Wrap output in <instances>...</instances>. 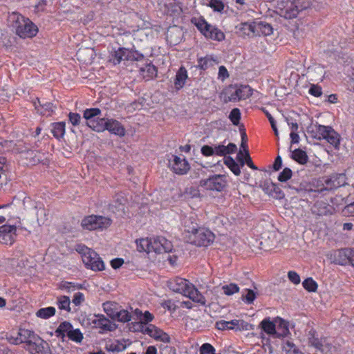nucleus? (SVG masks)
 Segmentation results:
<instances>
[{
	"label": "nucleus",
	"mask_w": 354,
	"mask_h": 354,
	"mask_svg": "<svg viewBox=\"0 0 354 354\" xmlns=\"http://www.w3.org/2000/svg\"><path fill=\"white\" fill-rule=\"evenodd\" d=\"M51 132L53 136L59 140L63 138L65 134L66 123L64 122H53L51 124Z\"/></svg>",
	"instance_id": "nucleus-33"
},
{
	"label": "nucleus",
	"mask_w": 354,
	"mask_h": 354,
	"mask_svg": "<svg viewBox=\"0 0 354 354\" xmlns=\"http://www.w3.org/2000/svg\"><path fill=\"white\" fill-rule=\"evenodd\" d=\"M16 34L21 38H32L38 32L37 26L28 18L17 15L15 20Z\"/></svg>",
	"instance_id": "nucleus-3"
},
{
	"label": "nucleus",
	"mask_w": 354,
	"mask_h": 354,
	"mask_svg": "<svg viewBox=\"0 0 354 354\" xmlns=\"http://www.w3.org/2000/svg\"><path fill=\"white\" fill-rule=\"evenodd\" d=\"M125 202L126 200L123 196L116 194L113 198L112 203L109 205V209L113 212H115V211L124 212Z\"/></svg>",
	"instance_id": "nucleus-31"
},
{
	"label": "nucleus",
	"mask_w": 354,
	"mask_h": 354,
	"mask_svg": "<svg viewBox=\"0 0 354 354\" xmlns=\"http://www.w3.org/2000/svg\"><path fill=\"white\" fill-rule=\"evenodd\" d=\"M218 62L217 57L213 55H207L205 57H198L196 67L203 71H205L208 68L218 64Z\"/></svg>",
	"instance_id": "nucleus-18"
},
{
	"label": "nucleus",
	"mask_w": 354,
	"mask_h": 354,
	"mask_svg": "<svg viewBox=\"0 0 354 354\" xmlns=\"http://www.w3.org/2000/svg\"><path fill=\"white\" fill-rule=\"evenodd\" d=\"M137 250L140 252H151V238L140 239L136 241Z\"/></svg>",
	"instance_id": "nucleus-38"
},
{
	"label": "nucleus",
	"mask_w": 354,
	"mask_h": 354,
	"mask_svg": "<svg viewBox=\"0 0 354 354\" xmlns=\"http://www.w3.org/2000/svg\"><path fill=\"white\" fill-rule=\"evenodd\" d=\"M224 164L233 172L236 176L241 174L240 167L232 157L228 156L224 158Z\"/></svg>",
	"instance_id": "nucleus-40"
},
{
	"label": "nucleus",
	"mask_w": 354,
	"mask_h": 354,
	"mask_svg": "<svg viewBox=\"0 0 354 354\" xmlns=\"http://www.w3.org/2000/svg\"><path fill=\"white\" fill-rule=\"evenodd\" d=\"M185 296L189 297L194 302L198 303L202 306H206L205 297L192 283L189 286V288Z\"/></svg>",
	"instance_id": "nucleus-23"
},
{
	"label": "nucleus",
	"mask_w": 354,
	"mask_h": 354,
	"mask_svg": "<svg viewBox=\"0 0 354 354\" xmlns=\"http://www.w3.org/2000/svg\"><path fill=\"white\" fill-rule=\"evenodd\" d=\"M283 349L287 354H304L297 348L293 342L288 340L283 344Z\"/></svg>",
	"instance_id": "nucleus-48"
},
{
	"label": "nucleus",
	"mask_w": 354,
	"mask_h": 354,
	"mask_svg": "<svg viewBox=\"0 0 354 354\" xmlns=\"http://www.w3.org/2000/svg\"><path fill=\"white\" fill-rule=\"evenodd\" d=\"M191 21L205 38L218 41L225 39L224 33L216 26L209 24L203 17L192 18Z\"/></svg>",
	"instance_id": "nucleus-1"
},
{
	"label": "nucleus",
	"mask_w": 354,
	"mask_h": 354,
	"mask_svg": "<svg viewBox=\"0 0 354 354\" xmlns=\"http://www.w3.org/2000/svg\"><path fill=\"white\" fill-rule=\"evenodd\" d=\"M72 328L73 326L70 322L64 321L57 328L55 334L57 337L61 338L64 341L66 334L68 335V333L71 332Z\"/></svg>",
	"instance_id": "nucleus-35"
},
{
	"label": "nucleus",
	"mask_w": 354,
	"mask_h": 354,
	"mask_svg": "<svg viewBox=\"0 0 354 354\" xmlns=\"http://www.w3.org/2000/svg\"><path fill=\"white\" fill-rule=\"evenodd\" d=\"M348 248H344L335 250L331 254L332 261L337 265L348 266Z\"/></svg>",
	"instance_id": "nucleus-20"
},
{
	"label": "nucleus",
	"mask_w": 354,
	"mask_h": 354,
	"mask_svg": "<svg viewBox=\"0 0 354 354\" xmlns=\"http://www.w3.org/2000/svg\"><path fill=\"white\" fill-rule=\"evenodd\" d=\"M59 288L66 290L67 292H71L76 290H82L84 287L81 283L63 281L59 284Z\"/></svg>",
	"instance_id": "nucleus-39"
},
{
	"label": "nucleus",
	"mask_w": 354,
	"mask_h": 354,
	"mask_svg": "<svg viewBox=\"0 0 354 354\" xmlns=\"http://www.w3.org/2000/svg\"><path fill=\"white\" fill-rule=\"evenodd\" d=\"M255 30L257 36H269L273 32V28L270 24L266 21H255Z\"/></svg>",
	"instance_id": "nucleus-27"
},
{
	"label": "nucleus",
	"mask_w": 354,
	"mask_h": 354,
	"mask_svg": "<svg viewBox=\"0 0 354 354\" xmlns=\"http://www.w3.org/2000/svg\"><path fill=\"white\" fill-rule=\"evenodd\" d=\"M103 308L106 315L111 319H113L115 315L118 311L117 304L113 302H105L103 304Z\"/></svg>",
	"instance_id": "nucleus-44"
},
{
	"label": "nucleus",
	"mask_w": 354,
	"mask_h": 354,
	"mask_svg": "<svg viewBox=\"0 0 354 354\" xmlns=\"http://www.w3.org/2000/svg\"><path fill=\"white\" fill-rule=\"evenodd\" d=\"M215 235L212 231L201 227L195 233L189 235L187 243L197 247H207L213 243Z\"/></svg>",
	"instance_id": "nucleus-5"
},
{
	"label": "nucleus",
	"mask_w": 354,
	"mask_h": 354,
	"mask_svg": "<svg viewBox=\"0 0 354 354\" xmlns=\"http://www.w3.org/2000/svg\"><path fill=\"white\" fill-rule=\"evenodd\" d=\"M214 12L222 13L225 8L223 0H210L207 4Z\"/></svg>",
	"instance_id": "nucleus-49"
},
{
	"label": "nucleus",
	"mask_w": 354,
	"mask_h": 354,
	"mask_svg": "<svg viewBox=\"0 0 354 354\" xmlns=\"http://www.w3.org/2000/svg\"><path fill=\"white\" fill-rule=\"evenodd\" d=\"M234 330H249L252 329V325L243 319H234Z\"/></svg>",
	"instance_id": "nucleus-53"
},
{
	"label": "nucleus",
	"mask_w": 354,
	"mask_h": 354,
	"mask_svg": "<svg viewBox=\"0 0 354 354\" xmlns=\"http://www.w3.org/2000/svg\"><path fill=\"white\" fill-rule=\"evenodd\" d=\"M292 176V170L288 167H286L281 172L279 173L278 176V180L282 183L286 182L291 178Z\"/></svg>",
	"instance_id": "nucleus-57"
},
{
	"label": "nucleus",
	"mask_w": 354,
	"mask_h": 354,
	"mask_svg": "<svg viewBox=\"0 0 354 354\" xmlns=\"http://www.w3.org/2000/svg\"><path fill=\"white\" fill-rule=\"evenodd\" d=\"M216 328L218 330H234V319L231 321L221 320L216 322Z\"/></svg>",
	"instance_id": "nucleus-51"
},
{
	"label": "nucleus",
	"mask_w": 354,
	"mask_h": 354,
	"mask_svg": "<svg viewBox=\"0 0 354 354\" xmlns=\"http://www.w3.org/2000/svg\"><path fill=\"white\" fill-rule=\"evenodd\" d=\"M68 337L75 342H81L83 339V334L80 329H73L70 333H68Z\"/></svg>",
	"instance_id": "nucleus-55"
},
{
	"label": "nucleus",
	"mask_w": 354,
	"mask_h": 354,
	"mask_svg": "<svg viewBox=\"0 0 354 354\" xmlns=\"http://www.w3.org/2000/svg\"><path fill=\"white\" fill-rule=\"evenodd\" d=\"M313 211L319 216H327L333 214L335 208L325 201H318L314 204Z\"/></svg>",
	"instance_id": "nucleus-19"
},
{
	"label": "nucleus",
	"mask_w": 354,
	"mask_h": 354,
	"mask_svg": "<svg viewBox=\"0 0 354 354\" xmlns=\"http://www.w3.org/2000/svg\"><path fill=\"white\" fill-rule=\"evenodd\" d=\"M200 354H213L215 352L214 347L209 343H204L199 348Z\"/></svg>",
	"instance_id": "nucleus-60"
},
{
	"label": "nucleus",
	"mask_w": 354,
	"mask_h": 354,
	"mask_svg": "<svg viewBox=\"0 0 354 354\" xmlns=\"http://www.w3.org/2000/svg\"><path fill=\"white\" fill-rule=\"evenodd\" d=\"M25 348L31 354H52L49 344L39 336Z\"/></svg>",
	"instance_id": "nucleus-11"
},
{
	"label": "nucleus",
	"mask_w": 354,
	"mask_h": 354,
	"mask_svg": "<svg viewBox=\"0 0 354 354\" xmlns=\"http://www.w3.org/2000/svg\"><path fill=\"white\" fill-rule=\"evenodd\" d=\"M106 130L110 133L114 134L119 137H123L125 136L126 130L124 127L118 120L113 118L106 119Z\"/></svg>",
	"instance_id": "nucleus-16"
},
{
	"label": "nucleus",
	"mask_w": 354,
	"mask_h": 354,
	"mask_svg": "<svg viewBox=\"0 0 354 354\" xmlns=\"http://www.w3.org/2000/svg\"><path fill=\"white\" fill-rule=\"evenodd\" d=\"M82 254V261L86 268L93 271H102L105 268L104 261L101 257L93 250L87 247H84L80 252Z\"/></svg>",
	"instance_id": "nucleus-7"
},
{
	"label": "nucleus",
	"mask_w": 354,
	"mask_h": 354,
	"mask_svg": "<svg viewBox=\"0 0 354 354\" xmlns=\"http://www.w3.org/2000/svg\"><path fill=\"white\" fill-rule=\"evenodd\" d=\"M145 56L142 53L136 50L133 46L132 48H128V53L125 57L126 61H141L144 59Z\"/></svg>",
	"instance_id": "nucleus-41"
},
{
	"label": "nucleus",
	"mask_w": 354,
	"mask_h": 354,
	"mask_svg": "<svg viewBox=\"0 0 354 354\" xmlns=\"http://www.w3.org/2000/svg\"><path fill=\"white\" fill-rule=\"evenodd\" d=\"M228 183L225 175L212 174L207 178L201 179L199 186L207 191L223 192L227 187Z\"/></svg>",
	"instance_id": "nucleus-2"
},
{
	"label": "nucleus",
	"mask_w": 354,
	"mask_h": 354,
	"mask_svg": "<svg viewBox=\"0 0 354 354\" xmlns=\"http://www.w3.org/2000/svg\"><path fill=\"white\" fill-rule=\"evenodd\" d=\"M311 0H288L286 6L280 9V15L287 19L297 17L300 11L308 8Z\"/></svg>",
	"instance_id": "nucleus-4"
},
{
	"label": "nucleus",
	"mask_w": 354,
	"mask_h": 354,
	"mask_svg": "<svg viewBox=\"0 0 354 354\" xmlns=\"http://www.w3.org/2000/svg\"><path fill=\"white\" fill-rule=\"evenodd\" d=\"M17 334L19 336V339L21 340V343L26 344L25 347H28L29 344L35 341L36 337L39 336L34 331L24 328H19Z\"/></svg>",
	"instance_id": "nucleus-26"
},
{
	"label": "nucleus",
	"mask_w": 354,
	"mask_h": 354,
	"mask_svg": "<svg viewBox=\"0 0 354 354\" xmlns=\"http://www.w3.org/2000/svg\"><path fill=\"white\" fill-rule=\"evenodd\" d=\"M308 339L310 343L316 348L321 349L323 346L322 340L317 337V333L314 329H311L308 333Z\"/></svg>",
	"instance_id": "nucleus-45"
},
{
	"label": "nucleus",
	"mask_w": 354,
	"mask_h": 354,
	"mask_svg": "<svg viewBox=\"0 0 354 354\" xmlns=\"http://www.w3.org/2000/svg\"><path fill=\"white\" fill-rule=\"evenodd\" d=\"M101 110L98 108H90L84 111L83 117L87 120L90 121L93 118L100 115Z\"/></svg>",
	"instance_id": "nucleus-50"
},
{
	"label": "nucleus",
	"mask_w": 354,
	"mask_h": 354,
	"mask_svg": "<svg viewBox=\"0 0 354 354\" xmlns=\"http://www.w3.org/2000/svg\"><path fill=\"white\" fill-rule=\"evenodd\" d=\"M191 284L192 283H189L188 280L180 277H176L168 281V287L171 290L177 293H180L184 296Z\"/></svg>",
	"instance_id": "nucleus-14"
},
{
	"label": "nucleus",
	"mask_w": 354,
	"mask_h": 354,
	"mask_svg": "<svg viewBox=\"0 0 354 354\" xmlns=\"http://www.w3.org/2000/svg\"><path fill=\"white\" fill-rule=\"evenodd\" d=\"M245 291L246 293L242 294V300L248 304H252L257 297L256 292L251 289H245Z\"/></svg>",
	"instance_id": "nucleus-52"
},
{
	"label": "nucleus",
	"mask_w": 354,
	"mask_h": 354,
	"mask_svg": "<svg viewBox=\"0 0 354 354\" xmlns=\"http://www.w3.org/2000/svg\"><path fill=\"white\" fill-rule=\"evenodd\" d=\"M57 304L60 310H65L67 312H71V300L68 296H60L57 298Z\"/></svg>",
	"instance_id": "nucleus-46"
},
{
	"label": "nucleus",
	"mask_w": 354,
	"mask_h": 354,
	"mask_svg": "<svg viewBox=\"0 0 354 354\" xmlns=\"http://www.w3.org/2000/svg\"><path fill=\"white\" fill-rule=\"evenodd\" d=\"M187 78V71L185 66H181L176 72L174 82L176 91H179L183 88Z\"/></svg>",
	"instance_id": "nucleus-25"
},
{
	"label": "nucleus",
	"mask_w": 354,
	"mask_h": 354,
	"mask_svg": "<svg viewBox=\"0 0 354 354\" xmlns=\"http://www.w3.org/2000/svg\"><path fill=\"white\" fill-rule=\"evenodd\" d=\"M15 225H3L0 227V243L5 245H12L17 236Z\"/></svg>",
	"instance_id": "nucleus-13"
},
{
	"label": "nucleus",
	"mask_w": 354,
	"mask_h": 354,
	"mask_svg": "<svg viewBox=\"0 0 354 354\" xmlns=\"http://www.w3.org/2000/svg\"><path fill=\"white\" fill-rule=\"evenodd\" d=\"M245 158H243L241 151H240L237 154V160L240 162L241 167H243L245 164L253 170H257L258 168L253 163L251 157L250 156L249 151H246L245 153Z\"/></svg>",
	"instance_id": "nucleus-37"
},
{
	"label": "nucleus",
	"mask_w": 354,
	"mask_h": 354,
	"mask_svg": "<svg viewBox=\"0 0 354 354\" xmlns=\"http://www.w3.org/2000/svg\"><path fill=\"white\" fill-rule=\"evenodd\" d=\"M274 186H275V183L272 182L270 179L265 180L260 185L262 189L268 195L272 194V189Z\"/></svg>",
	"instance_id": "nucleus-58"
},
{
	"label": "nucleus",
	"mask_w": 354,
	"mask_h": 354,
	"mask_svg": "<svg viewBox=\"0 0 354 354\" xmlns=\"http://www.w3.org/2000/svg\"><path fill=\"white\" fill-rule=\"evenodd\" d=\"M111 223L112 220L108 217L91 214L82 220L81 226L84 230L92 231L106 229Z\"/></svg>",
	"instance_id": "nucleus-6"
},
{
	"label": "nucleus",
	"mask_w": 354,
	"mask_h": 354,
	"mask_svg": "<svg viewBox=\"0 0 354 354\" xmlns=\"http://www.w3.org/2000/svg\"><path fill=\"white\" fill-rule=\"evenodd\" d=\"M241 111L238 108H234L230 113L229 119L234 125H239L241 120Z\"/></svg>",
	"instance_id": "nucleus-54"
},
{
	"label": "nucleus",
	"mask_w": 354,
	"mask_h": 354,
	"mask_svg": "<svg viewBox=\"0 0 354 354\" xmlns=\"http://www.w3.org/2000/svg\"><path fill=\"white\" fill-rule=\"evenodd\" d=\"M275 323L277 324V328L279 330L281 329H285V331L288 332L289 328V322L282 319L280 317H277L274 318Z\"/></svg>",
	"instance_id": "nucleus-59"
},
{
	"label": "nucleus",
	"mask_w": 354,
	"mask_h": 354,
	"mask_svg": "<svg viewBox=\"0 0 354 354\" xmlns=\"http://www.w3.org/2000/svg\"><path fill=\"white\" fill-rule=\"evenodd\" d=\"M131 315L128 310L124 309H120L118 310L113 320H116L122 323H127L131 321Z\"/></svg>",
	"instance_id": "nucleus-42"
},
{
	"label": "nucleus",
	"mask_w": 354,
	"mask_h": 354,
	"mask_svg": "<svg viewBox=\"0 0 354 354\" xmlns=\"http://www.w3.org/2000/svg\"><path fill=\"white\" fill-rule=\"evenodd\" d=\"M128 53V48L119 47L118 49L113 48L109 56V62L114 65L119 64L122 60H125V57Z\"/></svg>",
	"instance_id": "nucleus-24"
},
{
	"label": "nucleus",
	"mask_w": 354,
	"mask_h": 354,
	"mask_svg": "<svg viewBox=\"0 0 354 354\" xmlns=\"http://www.w3.org/2000/svg\"><path fill=\"white\" fill-rule=\"evenodd\" d=\"M68 120L73 126H77L81 121V116L77 113L70 112L68 114Z\"/></svg>",
	"instance_id": "nucleus-63"
},
{
	"label": "nucleus",
	"mask_w": 354,
	"mask_h": 354,
	"mask_svg": "<svg viewBox=\"0 0 354 354\" xmlns=\"http://www.w3.org/2000/svg\"><path fill=\"white\" fill-rule=\"evenodd\" d=\"M27 153L30 156V158L31 159L30 162L33 165L38 163L45 165L48 162L45 153L41 152L40 151L28 150Z\"/></svg>",
	"instance_id": "nucleus-30"
},
{
	"label": "nucleus",
	"mask_w": 354,
	"mask_h": 354,
	"mask_svg": "<svg viewBox=\"0 0 354 354\" xmlns=\"http://www.w3.org/2000/svg\"><path fill=\"white\" fill-rule=\"evenodd\" d=\"M347 177L344 173H333L322 178V190H333L347 185Z\"/></svg>",
	"instance_id": "nucleus-10"
},
{
	"label": "nucleus",
	"mask_w": 354,
	"mask_h": 354,
	"mask_svg": "<svg viewBox=\"0 0 354 354\" xmlns=\"http://www.w3.org/2000/svg\"><path fill=\"white\" fill-rule=\"evenodd\" d=\"M291 158L301 165L306 164L308 160L306 152L299 148L295 149L292 152Z\"/></svg>",
	"instance_id": "nucleus-36"
},
{
	"label": "nucleus",
	"mask_w": 354,
	"mask_h": 354,
	"mask_svg": "<svg viewBox=\"0 0 354 354\" xmlns=\"http://www.w3.org/2000/svg\"><path fill=\"white\" fill-rule=\"evenodd\" d=\"M172 156V163L170 162V164L173 171L178 175L186 174L190 169V166L187 160L185 158H181L177 156Z\"/></svg>",
	"instance_id": "nucleus-15"
},
{
	"label": "nucleus",
	"mask_w": 354,
	"mask_h": 354,
	"mask_svg": "<svg viewBox=\"0 0 354 354\" xmlns=\"http://www.w3.org/2000/svg\"><path fill=\"white\" fill-rule=\"evenodd\" d=\"M308 92L310 95L315 97H320L322 95V87L317 84H312Z\"/></svg>",
	"instance_id": "nucleus-64"
},
{
	"label": "nucleus",
	"mask_w": 354,
	"mask_h": 354,
	"mask_svg": "<svg viewBox=\"0 0 354 354\" xmlns=\"http://www.w3.org/2000/svg\"><path fill=\"white\" fill-rule=\"evenodd\" d=\"M126 348V345L118 342L117 344H111L109 346H106V349L108 351H112L113 353H118L123 351Z\"/></svg>",
	"instance_id": "nucleus-62"
},
{
	"label": "nucleus",
	"mask_w": 354,
	"mask_h": 354,
	"mask_svg": "<svg viewBox=\"0 0 354 354\" xmlns=\"http://www.w3.org/2000/svg\"><path fill=\"white\" fill-rule=\"evenodd\" d=\"M172 248L171 242L163 236L151 239V252H154L157 254L170 252L172 250Z\"/></svg>",
	"instance_id": "nucleus-12"
},
{
	"label": "nucleus",
	"mask_w": 354,
	"mask_h": 354,
	"mask_svg": "<svg viewBox=\"0 0 354 354\" xmlns=\"http://www.w3.org/2000/svg\"><path fill=\"white\" fill-rule=\"evenodd\" d=\"M252 95V91L248 86H241L236 89L234 93L232 94V98L234 100H245Z\"/></svg>",
	"instance_id": "nucleus-29"
},
{
	"label": "nucleus",
	"mask_w": 354,
	"mask_h": 354,
	"mask_svg": "<svg viewBox=\"0 0 354 354\" xmlns=\"http://www.w3.org/2000/svg\"><path fill=\"white\" fill-rule=\"evenodd\" d=\"M56 310L53 306L40 308L36 313V315L38 317L42 319H48L55 314Z\"/></svg>",
	"instance_id": "nucleus-43"
},
{
	"label": "nucleus",
	"mask_w": 354,
	"mask_h": 354,
	"mask_svg": "<svg viewBox=\"0 0 354 354\" xmlns=\"http://www.w3.org/2000/svg\"><path fill=\"white\" fill-rule=\"evenodd\" d=\"M86 320L88 324H93L92 328H100L102 330L100 331V333H104L107 331L112 332L118 328L115 324L111 322L103 315H90L87 317Z\"/></svg>",
	"instance_id": "nucleus-9"
},
{
	"label": "nucleus",
	"mask_w": 354,
	"mask_h": 354,
	"mask_svg": "<svg viewBox=\"0 0 354 354\" xmlns=\"http://www.w3.org/2000/svg\"><path fill=\"white\" fill-rule=\"evenodd\" d=\"M6 339L8 340L9 343L14 345H18L21 344V340L19 339V336L18 335L17 332L16 333L15 335H13L12 333H6Z\"/></svg>",
	"instance_id": "nucleus-61"
},
{
	"label": "nucleus",
	"mask_w": 354,
	"mask_h": 354,
	"mask_svg": "<svg viewBox=\"0 0 354 354\" xmlns=\"http://www.w3.org/2000/svg\"><path fill=\"white\" fill-rule=\"evenodd\" d=\"M183 236L185 241L186 242L189 235L195 233V232L201 227L196 222V219L194 217H185L183 222Z\"/></svg>",
	"instance_id": "nucleus-17"
},
{
	"label": "nucleus",
	"mask_w": 354,
	"mask_h": 354,
	"mask_svg": "<svg viewBox=\"0 0 354 354\" xmlns=\"http://www.w3.org/2000/svg\"><path fill=\"white\" fill-rule=\"evenodd\" d=\"M140 73H146L143 77L147 80H152L157 77L158 68L151 62L145 64V67L140 69Z\"/></svg>",
	"instance_id": "nucleus-32"
},
{
	"label": "nucleus",
	"mask_w": 354,
	"mask_h": 354,
	"mask_svg": "<svg viewBox=\"0 0 354 354\" xmlns=\"http://www.w3.org/2000/svg\"><path fill=\"white\" fill-rule=\"evenodd\" d=\"M36 100L41 106L39 113L42 115L50 116L56 109V105L50 102H41L39 98L36 97Z\"/></svg>",
	"instance_id": "nucleus-34"
},
{
	"label": "nucleus",
	"mask_w": 354,
	"mask_h": 354,
	"mask_svg": "<svg viewBox=\"0 0 354 354\" xmlns=\"http://www.w3.org/2000/svg\"><path fill=\"white\" fill-rule=\"evenodd\" d=\"M224 293L226 295H232L239 291V288L236 283H231L222 287Z\"/></svg>",
	"instance_id": "nucleus-56"
},
{
	"label": "nucleus",
	"mask_w": 354,
	"mask_h": 354,
	"mask_svg": "<svg viewBox=\"0 0 354 354\" xmlns=\"http://www.w3.org/2000/svg\"><path fill=\"white\" fill-rule=\"evenodd\" d=\"M317 133L318 140H325L335 149H339L341 136L332 127L317 124Z\"/></svg>",
	"instance_id": "nucleus-8"
},
{
	"label": "nucleus",
	"mask_w": 354,
	"mask_h": 354,
	"mask_svg": "<svg viewBox=\"0 0 354 354\" xmlns=\"http://www.w3.org/2000/svg\"><path fill=\"white\" fill-rule=\"evenodd\" d=\"M106 119L107 118H97V119L86 121V124L96 132H103L106 130Z\"/></svg>",
	"instance_id": "nucleus-28"
},
{
	"label": "nucleus",
	"mask_w": 354,
	"mask_h": 354,
	"mask_svg": "<svg viewBox=\"0 0 354 354\" xmlns=\"http://www.w3.org/2000/svg\"><path fill=\"white\" fill-rule=\"evenodd\" d=\"M236 30L241 36L256 37L255 21L241 23L236 26Z\"/></svg>",
	"instance_id": "nucleus-21"
},
{
	"label": "nucleus",
	"mask_w": 354,
	"mask_h": 354,
	"mask_svg": "<svg viewBox=\"0 0 354 354\" xmlns=\"http://www.w3.org/2000/svg\"><path fill=\"white\" fill-rule=\"evenodd\" d=\"M259 327L267 335L272 337L273 338L274 337L277 330V324L275 323L274 319L271 320L269 317L264 318L260 322Z\"/></svg>",
	"instance_id": "nucleus-22"
},
{
	"label": "nucleus",
	"mask_w": 354,
	"mask_h": 354,
	"mask_svg": "<svg viewBox=\"0 0 354 354\" xmlns=\"http://www.w3.org/2000/svg\"><path fill=\"white\" fill-rule=\"evenodd\" d=\"M302 286L305 290L310 292H315L317 291L318 285L317 282L313 279L311 277H308L306 279L303 283Z\"/></svg>",
	"instance_id": "nucleus-47"
}]
</instances>
